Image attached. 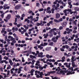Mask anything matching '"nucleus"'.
Segmentation results:
<instances>
[{
    "mask_svg": "<svg viewBox=\"0 0 79 79\" xmlns=\"http://www.w3.org/2000/svg\"><path fill=\"white\" fill-rule=\"evenodd\" d=\"M68 11V10L67 9H65V10H64V13H66V11Z\"/></svg>",
    "mask_w": 79,
    "mask_h": 79,
    "instance_id": "31",
    "label": "nucleus"
},
{
    "mask_svg": "<svg viewBox=\"0 0 79 79\" xmlns=\"http://www.w3.org/2000/svg\"><path fill=\"white\" fill-rule=\"evenodd\" d=\"M21 42H22V44H24V43H25V41L22 40V41Z\"/></svg>",
    "mask_w": 79,
    "mask_h": 79,
    "instance_id": "61",
    "label": "nucleus"
},
{
    "mask_svg": "<svg viewBox=\"0 0 79 79\" xmlns=\"http://www.w3.org/2000/svg\"><path fill=\"white\" fill-rule=\"evenodd\" d=\"M57 34H58L59 35V36H56V40H58V38H59V37H60L61 36V35H60V34H61L60 31H59L57 33Z\"/></svg>",
    "mask_w": 79,
    "mask_h": 79,
    "instance_id": "5",
    "label": "nucleus"
},
{
    "mask_svg": "<svg viewBox=\"0 0 79 79\" xmlns=\"http://www.w3.org/2000/svg\"><path fill=\"white\" fill-rule=\"evenodd\" d=\"M62 48H63L64 49V48H66V45L64 46V45L62 46Z\"/></svg>",
    "mask_w": 79,
    "mask_h": 79,
    "instance_id": "46",
    "label": "nucleus"
},
{
    "mask_svg": "<svg viewBox=\"0 0 79 79\" xmlns=\"http://www.w3.org/2000/svg\"><path fill=\"white\" fill-rule=\"evenodd\" d=\"M44 74V73L41 72L40 74V75H41V76H44V74Z\"/></svg>",
    "mask_w": 79,
    "mask_h": 79,
    "instance_id": "24",
    "label": "nucleus"
},
{
    "mask_svg": "<svg viewBox=\"0 0 79 79\" xmlns=\"http://www.w3.org/2000/svg\"><path fill=\"white\" fill-rule=\"evenodd\" d=\"M11 14H9L7 15V17L6 18V19L7 20H8L11 18Z\"/></svg>",
    "mask_w": 79,
    "mask_h": 79,
    "instance_id": "7",
    "label": "nucleus"
},
{
    "mask_svg": "<svg viewBox=\"0 0 79 79\" xmlns=\"http://www.w3.org/2000/svg\"><path fill=\"white\" fill-rule=\"evenodd\" d=\"M3 15H3V14H2L1 15V17L2 18H3Z\"/></svg>",
    "mask_w": 79,
    "mask_h": 79,
    "instance_id": "55",
    "label": "nucleus"
},
{
    "mask_svg": "<svg viewBox=\"0 0 79 79\" xmlns=\"http://www.w3.org/2000/svg\"><path fill=\"white\" fill-rule=\"evenodd\" d=\"M75 58V56H72L71 58V60H74V59Z\"/></svg>",
    "mask_w": 79,
    "mask_h": 79,
    "instance_id": "35",
    "label": "nucleus"
},
{
    "mask_svg": "<svg viewBox=\"0 0 79 79\" xmlns=\"http://www.w3.org/2000/svg\"><path fill=\"white\" fill-rule=\"evenodd\" d=\"M47 66H48V65L47 64H45L44 66L43 67V68H44V69H45V68H46V67H47Z\"/></svg>",
    "mask_w": 79,
    "mask_h": 79,
    "instance_id": "13",
    "label": "nucleus"
},
{
    "mask_svg": "<svg viewBox=\"0 0 79 79\" xmlns=\"http://www.w3.org/2000/svg\"><path fill=\"white\" fill-rule=\"evenodd\" d=\"M60 67H57V69H56V71H58V72H60L61 71V69L60 68Z\"/></svg>",
    "mask_w": 79,
    "mask_h": 79,
    "instance_id": "9",
    "label": "nucleus"
},
{
    "mask_svg": "<svg viewBox=\"0 0 79 79\" xmlns=\"http://www.w3.org/2000/svg\"><path fill=\"white\" fill-rule=\"evenodd\" d=\"M68 70H69V71L68 70H66L67 71L66 72V75H70V74H74L75 73V72H73V67H71L69 68Z\"/></svg>",
    "mask_w": 79,
    "mask_h": 79,
    "instance_id": "1",
    "label": "nucleus"
},
{
    "mask_svg": "<svg viewBox=\"0 0 79 79\" xmlns=\"http://www.w3.org/2000/svg\"><path fill=\"white\" fill-rule=\"evenodd\" d=\"M69 46L68 45H65V48L67 49H68V48H69Z\"/></svg>",
    "mask_w": 79,
    "mask_h": 79,
    "instance_id": "29",
    "label": "nucleus"
},
{
    "mask_svg": "<svg viewBox=\"0 0 79 79\" xmlns=\"http://www.w3.org/2000/svg\"><path fill=\"white\" fill-rule=\"evenodd\" d=\"M25 34L26 36H27V37H29V35H28V33H26Z\"/></svg>",
    "mask_w": 79,
    "mask_h": 79,
    "instance_id": "34",
    "label": "nucleus"
},
{
    "mask_svg": "<svg viewBox=\"0 0 79 79\" xmlns=\"http://www.w3.org/2000/svg\"><path fill=\"white\" fill-rule=\"evenodd\" d=\"M25 16V14H23L22 15V17L24 18Z\"/></svg>",
    "mask_w": 79,
    "mask_h": 79,
    "instance_id": "44",
    "label": "nucleus"
},
{
    "mask_svg": "<svg viewBox=\"0 0 79 79\" xmlns=\"http://www.w3.org/2000/svg\"><path fill=\"white\" fill-rule=\"evenodd\" d=\"M23 27L25 29H28V27H26V25H23Z\"/></svg>",
    "mask_w": 79,
    "mask_h": 79,
    "instance_id": "16",
    "label": "nucleus"
},
{
    "mask_svg": "<svg viewBox=\"0 0 79 79\" xmlns=\"http://www.w3.org/2000/svg\"><path fill=\"white\" fill-rule=\"evenodd\" d=\"M47 17H45L44 18L43 20L44 21H45L46 19H47Z\"/></svg>",
    "mask_w": 79,
    "mask_h": 79,
    "instance_id": "52",
    "label": "nucleus"
},
{
    "mask_svg": "<svg viewBox=\"0 0 79 79\" xmlns=\"http://www.w3.org/2000/svg\"><path fill=\"white\" fill-rule=\"evenodd\" d=\"M54 21H55V22H56V23H58V20H57L56 19H54Z\"/></svg>",
    "mask_w": 79,
    "mask_h": 79,
    "instance_id": "36",
    "label": "nucleus"
},
{
    "mask_svg": "<svg viewBox=\"0 0 79 79\" xmlns=\"http://www.w3.org/2000/svg\"><path fill=\"white\" fill-rule=\"evenodd\" d=\"M44 46H46V45H48V43H44Z\"/></svg>",
    "mask_w": 79,
    "mask_h": 79,
    "instance_id": "23",
    "label": "nucleus"
},
{
    "mask_svg": "<svg viewBox=\"0 0 79 79\" xmlns=\"http://www.w3.org/2000/svg\"><path fill=\"white\" fill-rule=\"evenodd\" d=\"M51 50V47H47L46 48L45 51H49Z\"/></svg>",
    "mask_w": 79,
    "mask_h": 79,
    "instance_id": "11",
    "label": "nucleus"
},
{
    "mask_svg": "<svg viewBox=\"0 0 79 79\" xmlns=\"http://www.w3.org/2000/svg\"><path fill=\"white\" fill-rule=\"evenodd\" d=\"M60 50L61 52H64V49H63V48H60Z\"/></svg>",
    "mask_w": 79,
    "mask_h": 79,
    "instance_id": "27",
    "label": "nucleus"
},
{
    "mask_svg": "<svg viewBox=\"0 0 79 79\" xmlns=\"http://www.w3.org/2000/svg\"><path fill=\"white\" fill-rule=\"evenodd\" d=\"M36 77L37 78H40V76H39V75H38L36 76Z\"/></svg>",
    "mask_w": 79,
    "mask_h": 79,
    "instance_id": "54",
    "label": "nucleus"
},
{
    "mask_svg": "<svg viewBox=\"0 0 79 79\" xmlns=\"http://www.w3.org/2000/svg\"><path fill=\"white\" fill-rule=\"evenodd\" d=\"M67 24V22H63L62 23V26L63 27H65L66 26V25Z\"/></svg>",
    "mask_w": 79,
    "mask_h": 79,
    "instance_id": "10",
    "label": "nucleus"
},
{
    "mask_svg": "<svg viewBox=\"0 0 79 79\" xmlns=\"http://www.w3.org/2000/svg\"><path fill=\"white\" fill-rule=\"evenodd\" d=\"M39 69H41V70H42L43 69H44V68H43V67H42L41 66H40L39 67Z\"/></svg>",
    "mask_w": 79,
    "mask_h": 79,
    "instance_id": "15",
    "label": "nucleus"
},
{
    "mask_svg": "<svg viewBox=\"0 0 79 79\" xmlns=\"http://www.w3.org/2000/svg\"><path fill=\"white\" fill-rule=\"evenodd\" d=\"M56 38V37L55 36L53 37L52 38L51 41H53V42L54 43H56L57 42V40H55V39Z\"/></svg>",
    "mask_w": 79,
    "mask_h": 79,
    "instance_id": "4",
    "label": "nucleus"
},
{
    "mask_svg": "<svg viewBox=\"0 0 79 79\" xmlns=\"http://www.w3.org/2000/svg\"><path fill=\"white\" fill-rule=\"evenodd\" d=\"M51 74H55L56 73V71H51Z\"/></svg>",
    "mask_w": 79,
    "mask_h": 79,
    "instance_id": "17",
    "label": "nucleus"
},
{
    "mask_svg": "<svg viewBox=\"0 0 79 79\" xmlns=\"http://www.w3.org/2000/svg\"><path fill=\"white\" fill-rule=\"evenodd\" d=\"M43 3L44 4H47V2L46 1H44L43 2Z\"/></svg>",
    "mask_w": 79,
    "mask_h": 79,
    "instance_id": "37",
    "label": "nucleus"
},
{
    "mask_svg": "<svg viewBox=\"0 0 79 79\" xmlns=\"http://www.w3.org/2000/svg\"><path fill=\"white\" fill-rule=\"evenodd\" d=\"M79 69V68L78 67L76 68V69H74L73 71H77V70Z\"/></svg>",
    "mask_w": 79,
    "mask_h": 79,
    "instance_id": "25",
    "label": "nucleus"
},
{
    "mask_svg": "<svg viewBox=\"0 0 79 79\" xmlns=\"http://www.w3.org/2000/svg\"><path fill=\"white\" fill-rule=\"evenodd\" d=\"M4 59H5L6 60H9V58L8 57H6V56H5L4 57Z\"/></svg>",
    "mask_w": 79,
    "mask_h": 79,
    "instance_id": "18",
    "label": "nucleus"
},
{
    "mask_svg": "<svg viewBox=\"0 0 79 79\" xmlns=\"http://www.w3.org/2000/svg\"><path fill=\"white\" fill-rule=\"evenodd\" d=\"M9 35H12L13 33L12 32H10L9 33Z\"/></svg>",
    "mask_w": 79,
    "mask_h": 79,
    "instance_id": "59",
    "label": "nucleus"
},
{
    "mask_svg": "<svg viewBox=\"0 0 79 79\" xmlns=\"http://www.w3.org/2000/svg\"><path fill=\"white\" fill-rule=\"evenodd\" d=\"M7 32H11V31H12V30L11 29L10 30L7 29Z\"/></svg>",
    "mask_w": 79,
    "mask_h": 79,
    "instance_id": "33",
    "label": "nucleus"
},
{
    "mask_svg": "<svg viewBox=\"0 0 79 79\" xmlns=\"http://www.w3.org/2000/svg\"><path fill=\"white\" fill-rule=\"evenodd\" d=\"M22 7V6L21 4H19L18 5H17L16 6H15V10H19Z\"/></svg>",
    "mask_w": 79,
    "mask_h": 79,
    "instance_id": "3",
    "label": "nucleus"
},
{
    "mask_svg": "<svg viewBox=\"0 0 79 79\" xmlns=\"http://www.w3.org/2000/svg\"><path fill=\"white\" fill-rule=\"evenodd\" d=\"M32 12H33L32 10H30L28 12V13H29V14H31V13H32Z\"/></svg>",
    "mask_w": 79,
    "mask_h": 79,
    "instance_id": "30",
    "label": "nucleus"
},
{
    "mask_svg": "<svg viewBox=\"0 0 79 79\" xmlns=\"http://www.w3.org/2000/svg\"><path fill=\"white\" fill-rule=\"evenodd\" d=\"M49 55H48V54H47V55H46V57H47V58H48V59L49 58Z\"/></svg>",
    "mask_w": 79,
    "mask_h": 79,
    "instance_id": "40",
    "label": "nucleus"
},
{
    "mask_svg": "<svg viewBox=\"0 0 79 79\" xmlns=\"http://www.w3.org/2000/svg\"><path fill=\"white\" fill-rule=\"evenodd\" d=\"M0 70L2 72L3 71V68L2 67L1 68H0Z\"/></svg>",
    "mask_w": 79,
    "mask_h": 79,
    "instance_id": "49",
    "label": "nucleus"
},
{
    "mask_svg": "<svg viewBox=\"0 0 79 79\" xmlns=\"http://www.w3.org/2000/svg\"><path fill=\"white\" fill-rule=\"evenodd\" d=\"M39 21V19H35L34 21V23H35V22H37V21Z\"/></svg>",
    "mask_w": 79,
    "mask_h": 79,
    "instance_id": "43",
    "label": "nucleus"
},
{
    "mask_svg": "<svg viewBox=\"0 0 79 79\" xmlns=\"http://www.w3.org/2000/svg\"><path fill=\"white\" fill-rule=\"evenodd\" d=\"M14 40V39H13V37H11V38H10L11 41H12V40Z\"/></svg>",
    "mask_w": 79,
    "mask_h": 79,
    "instance_id": "41",
    "label": "nucleus"
},
{
    "mask_svg": "<svg viewBox=\"0 0 79 79\" xmlns=\"http://www.w3.org/2000/svg\"><path fill=\"white\" fill-rule=\"evenodd\" d=\"M61 59H62V60H65V56H63L62 58Z\"/></svg>",
    "mask_w": 79,
    "mask_h": 79,
    "instance_id": "47",
    "label": "nucleus"
},
{
    "mask_svg": "<svg viewBox=\"0 0 79 79\" xmlns=\"http://www.w3.org/2000/svg\"><path fill=\"white\" fill-rule=\"evenodd\" d=\"M67 71H68L67 70H60V72H57L56 73L57 74H59V75H61V74L65 75V73H66Z\"/></svg>",
    "mask_w": 79,
    "mask_h": 79,
    "instance_id": "2",
    "label": "nucleus"
},
{
    "mask_svg": "<svg viewBox=\"0 0 79 79\" xmlns=\"http://www.w3.org/2000/svg\"><path fill=\"white\" fill-rule=\"evenodd\" d=\"M17 18H15V23H16L17 22Z\"/></svg>",
    "mask_w": 79,
    "mask_h": 79,
    "instance_id": "48",
    "label": "nucleus"
},
{
    "mask_svg": "<svg viewBox=\"0 0 79 79\" xmlns=\"http://www.w3.org/2000/svg\"><path fill=\"white\" fill-rule=\"evenodd\" d=\"M3 62H4V60H2L0 61V63H1V64H2V63H3Z\"/></svg>",
    "mask_w": 79,
    "mask_h": 79,
    "instance_id": "45",
    "label": "nucleus"
},
{
    "mask_svg": "<svg viewBox=\"0 0 79 79\" xmlns=\"http://www.w3.org/2000/svg\"><path fill=\"white\" fill-rule=\"evenodd\" d=\"M56 6L55 5H53L52 6V8H55V7H56Z\"/></svg>",
    "mask_w": 79,
    "mask_h": 79,
    "instance_id": "63",
    "label": "nucleus"
},
{
    "mask_svg": "<svg viewBox=\"0 0 79 79\" xmlns=\"http://www.w3.org/2000/svg\"><path fill=\"white\" fill-rule=\"evenodd\" d=\"M48 45L50 46H53V42H51L50 43H49Z\"/></svg>",
    "mask_w": 79,
    "mask_h": 79,
    "instance_id": "12",
    "label": "nucleus"
},
{
    "mask_svg": "<svg viewBox=\"0 0 79 79\" xmlns=\"http://www.w3.org/2000/svg\"><path fill=\"white\" fill-rule=\"evenodd\" d=\"M35 71V70L34 69H32L31 70V76H33L34 75V74L33 73H34V72Z\"/></svg>",
    "mask_w": 79,
    "mask_h": 79,
    "instance_id": "8",
    "label": "nucleus"
},
{
    "mask_svg": "<svg viewBox=\"0 0 79 79\" xmlns=\"http://www.w3.org/2000/svg\"><path fill=\"white\" fill-rule=\"evenodd\" d=\"M15 38H16V40L18 41V36H16Z\"/></svg>",
    "mask_w": 79,
    "mask_h": 79,
    "instance_id": "64",
    "label": "nucleus"
},
{
    "mask_svg": "<svg viewBox=\"0 0 79 79\" xmlns=\"http://www.w3.org/2000/svg\"><path fill=\"white\" fill-rule=\"evenodd\" d=\"M21 26V24H18L17 25V27H20Z\"/></svg>",
    "mask_w": 79,
    "mask_h": 79,
    "instance_id": "39",
    "label": "nucleus"
},
{
    "mask_svg": "<svg viewBox=\"0 0 79 79\" xmlns=\"http://www.w3.org/2000/svg\"><path fill=\"white\" fill-rule=\"evenodd\" d=\"M68 11H69V12H71L72 10L71 9H68Z\"/></svg>",
    "mask_w": 79,
    "mask_h": 79,
    "instance_id": "58",
    "label": "nucleus"
},
{
    "mask_svg": "<svg viewBox=\"0 0 79 79\" xmlns=\"http://www.w3.org/2000/svg\"><path fill=\"white\" fill-rule=\"evenodd\" d=\"M12 42H13V43H14V44H15V43H16V40H14L12 41Z\"/></svg>",
    "mask_w": 79,
    "mask_h": 79,
    "instance_id": "38",
    "label": "nucleus"
},
{
    "mask_svg": "<svg viewBox=\"0 0 79 79\" xmlns=\"http://www.w3.org/2000/svg\"><path fill=\"white\" fill-rule=\"evenodd\" d=\"M10 73L11 74H13V70H10Z\"/></svg>",
    "mask_w": 79,
    "mask_h": 79,
    "instance_id": "53",
    "label": "nucleus"
},
{
    "mask_svg": "<svg viewBox=\"0 0 79 79\" xmlns=\"http://www.w3.org/2000/svg\"><path fill=\"white\" fill-rule=\"evenodd\" d=\"M49 24H52L53 23V21H51L49 22Z\"/></svg>",
    "mask_w": 79,
    "mask_h": 79,
    "instance_id": "62",
    "label": "nucleus"
},
{
    "mask_svg": "<svg viewBox=\"0 0 79 79\" xmlns=\"http://www.w3.org/2000/svg\"><path fill=\"white\" fill-rule=\"evenodd\" d=\"M59 6H60V4H57L56 5V7H58Z\"/></svg>",
    "mask_w": 79,
    "mask_h": 79,
    "instance_id": "60",
    "label": "nucleus"
},
{
    "mask_svg": "<svg viewBox=\"0 0 79 79\" xmlns=\"http://www.w3.org/2000/svg\"><path fill=\"white\" fill-rule=\"evenodd\" d=\"M73 21V19H72V18H70L69 19V21L70 22H71V21Z\"/></svg>",
    "mask_w": 79,
    "mask_h": 79,
    "instance_id": "42",
    "label": "nucleus"
},
{
    "mask_svg": "<svg viewBox=\"0 0 79 79\" xmlns=\"http://www.w3.org/2000/svg\"><path fill=\"white\" fill-rule=\"evenodd\" d=\"M60 17V14L59 13H56V19H58Z\"/></svg>",
    "mask_w": 79,
    "mask_h": 79,
    "instance_id": "6",
    "label": "nucleus"
},
{
    "mask_svg": "<svg viewBox=\"0 0 79 79\" xmlns=\"http://www.w3.org/2000/svg\"><path fill=\"white\" fill-rule=\"evenodd\" d=\"M38 57H41V58H43V56H41V55H40V54H38Z\"/></svg>",
    "mask_w": 79,
    "mask_h": 79,
    "instance_id": "32",
    "label": "nucleus"
},
{
    "mask_svg": "<svg viewBox=\"0 0 79 79\" xmlns=\"http://www.w3.org/2000/svg\"><path fill=\"white\" fill-rule=\"evenodd\" d=\"M63 21V18H61L58 20V23H60V21Z\"/></svg>",
    "mask_w": 79,
    "mask_h": 79,
    "instance_id": "19",
    "label": "nucleus"
},
{
    "mask_svg": "<svg viewBox=\"0 0 79 79\" xmlns=\"http://www.w3.org/2000/svg\"><path fill=\"white\" fill-rule=\"evenodd\" d=\"M47 74L48 76H49V75H50V74H51V72H48V73Z\"/></svg>",
    "mask_w": 79,
    "mask_h": 79,
    "instance_id": "56",
    "label": "nucleus"
},
{
    "mask_svg": "<svg viewBox=\"0 0 79 79\" xmlns=\"http://www.w3.org/2000/svg\"><path fill=\"white\" fill-rule=\"evenodd\" d=\"M39 11H44V9L41 8L39 10Z\"/></svg>",
    "mask_w": 79,
    "mask_h": 79,
    "instance_id": "26",
    "label": "nucleus"
},
{
    "mask_svg": "<svg viewBox=\"0 0 79 79\" xmlns=\"http://www.w3.org/2000/svg\"><path fill=\"white\" fill-rule=\"evenodd\" d=\"M40 5V4L39 3H36V6H38V7H39V6Z\"/></svg>",
    "mask_w": 79,
    "mask_h": 79,
    "instance_id": "21",
    "label": "nucleus"
},
{
    "mask_svg": "<svg viewBox=\"0 0 79 79\" xmlns=\"http://www.w3.org/2000/svg\"><path fill=\"white\" fill-rule=\"evenodd\" d=\"M54 64H56V65H57L58 64V62H56L54 63Z\"/></svg>",
    "mask_w": 79,
    "mask_h": 79,
    "instance_id": "57",
    "label": "nucleus"
},
{
    "mask_svg": "<svg viewBox=\"0 0 79 79\" xmlns=\"http://www.w3.org/2000/svg\"><path fill=\"white\" fill-rule=\"evenodd\" d=\"M10 70H8L7 71V76H8V75H10Z\"/></svg>",
    "mask_w": 79,
    "mask_h": 79,
    "instance_id": "22",
    "label": "nucleus"
},
{
    "mask_svg": "<svg viewBox=\"0 0 79 79\" xmlns=\"http://www.w3.org/2000/svg\"><path fill=\"white\" fill-rule=\"evenodd\" d=\"M36 26H40V23H37L36 24Z\"/></svg>",
    "mask_w": 79,
    "mask_h": 79,
    "instance_id": "20",
    "label": "nucleus"
},
{
    "mask_svg": "<svg viewBox=\"0 0 79 79\" xmlns=\"http://www.w3.org/2000/svg\"><path fill=\"white\" fill-rule=\"evenodd\" d=\"M76 32H77V31H76V30H74L73 31V33H74V34H75V33H76Z\"/></svg>",
    "mask_w": 79,
    "mask_h": 79,
    "instance_id": "50",
    "label": "nucleus"
},
{
    "mask_svg": "<svg viewBox=\"0 0 79 79\" xmlns=\"http://www.w3.org/2000/svg\"><path fill=\"white\" fill-rule=\"evenodd\" d=\"M18 30V27H16L15 28V31H17Z\"/></svg>",
    "mask_w": 79,
    "mask_h": 79,
    "instance_id": "51",
    "label": "nucleus"
},
{
    "mask_svg": "<svg viewBox=\"0 0 79 79\" xmlns=\"http://www.w3.org/2000/svg\"><path fill=\"white\" fill-rule=\"evenodd\" d=\"M74 10L75 11H79V8H78V7H75Z\"/></svg>",
    "mask_w": 79,
    "mask_h": 79,
    "instance_id": "14",
    "label": "nucleus"
},
{
    "mask_svg": "<svg viewBox=\"0 0 79 79\" xmlns=\"http://www.w3.org/2000/svg\"><path fill=\"white\" fill-rule=\"evenodd\" d=\"M63 27L62 26H60L59 28L60 30H61L62 29H63Z\"/></svg>",
    "mask_w": 79,
    "mask_h": 79,
    "instance_id": "28",
    "label": "nucleus"
}]
</instances>
